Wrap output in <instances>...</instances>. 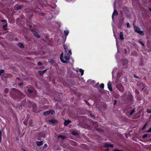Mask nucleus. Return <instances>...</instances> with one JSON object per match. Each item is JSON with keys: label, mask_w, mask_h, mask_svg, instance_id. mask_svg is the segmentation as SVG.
I'll use <instances>...</instances> for the list:
<instances>
[{"label": "nucleus", "mask_w": 151, "mask_h": 151, "mask_svg": "<svg viewBox=\"0 0 151 151\" xmlns=\"http://www.w3.org/2000/svg\"><path fill=\"white\" fill-rule=\"evenodd\" d=\"M10 94L11 97L14 99H20L21 98L24 96L23 93L14 88H12L11 89L10 91Z\"/></svg>", "instance_id": "1"}, {"label": "nucleus", "mask_w": 151, "mask_h": 151, "mask_svg": "<svg viewBox=\"0 0 151 151\" xmlns=\"http://www.w3.org/2000/svg\"><path fill=\"white\" fill-rule=\"evenodd\" d=\"M116 87L117 89L122 92H124V87L121 84H117L116 85Z\"/></svg>", "instance_id": "2"}, {"label": "nucleus", "mask_w": 151, "mask_h": 151, "mask_svg": "<svg viewBox=\"0 0 151 151\" xmlns=\"http://www.w3.org/2000/svg\"><path fill=\"white\" fill-rule=\"evenodd\" d=\"M137 85L139 88H142V91H144V88L146 86L145 84L140 82H138L137 83Z\"/></svg>", "instance_id": "3"}, {"label": "nucleus", "mask_w": 151, "mask_h": 151, "mask_svg": "<svg viewBox=\"0 0 151 151\" xmlns=\"http://www.w3.org/2000/svg\"><path fill=\"white\" fill-rule=\"evenodd\" d=\"M128 98L131 103L132 104L134 102L133 97L131 93H129V94L128 95Z\"/></svg>", "instance_id": "4"}, {"label": "nucleus", "mask_w": 151, "mask_h": 151, "mask_svg": "<svg viewBox=\"0 0 151 151\" xmlns=\"http://www.w3.org/2000/svg\"><path fill=\"white\" fill-rule=\"evenodd\" d=\"M60 60L63 63H68V62L67 61V60H65L63 59V53H62L60 56Z\"/></svg>", "instance_id": "5"}, {"label": "nucleus", "mask_w": 151, "mask_h": 151, "mask_svg": "<svg viewBox=\"0 0 151 151\" xmlns=\"http://www.w3.org/2000/svg\"><path fill=\"white\" fill-rule=\"evenodd\" d=\"M118 15V13L117 11L114 9L112 16V18L113 21L114 20V17L115 16H117Z\"/></svg>", "instance_id": "6"}, {"label": "nucleus", "mask_w": 151, "mask_h": 151, "mask_svg": "<svg viewBox=\"0 0 151 151\" xmlns=\"http://www.w3.org/2000/svg\"><path fill=\"white\" fill-rule=\"evenodd\" d=\"M140 29L138 27L136 26L135 27V31L136 32H137V33L140 34H142V33H143V31H141L140 30Z\"/></svg>", "instance_id": "7"}, {"label": "nucleus", "mask_w": 151, "mask_h": 151, "mask_svg": "<svg viewBox=\"0 0 151 151\" xmlns=\"http://www.w3.org/2000/svg\"><path fill=\"white\" fill-rule=\"evenodd\" d=\"M124 18L123 17H121L118 19L119 21V24L121 26L124 23Z\"/></svg>", "instance_id": "8"}, {"label": "nucleus", "mask_w": 151, "mask_h": 151, "mask_svg": "<svg viewBox=\"0 0 151 151\" xmlns=\"http://www.w3.org/2000/svg\"><path fill=\"white\" fill-rule=\"evenodd\" d=\"M70 56L68 53H67L64 55V58L66 60L68 61V60L70 59Z\"/></svg>", "instance_id": "9"}, {"label": "nucleus", "mask_w": 151, "mask_h": 151, "mask_svg": "<svg viewBox=\"0 0 151 151\" xmlns=\"http://www.w3.org/2000/svg\"><path fill=\"white\" fill-rule=\"evenodd\" d=\"M122 62L123 64V65H124L128 63V60L126 59H122Z\"/></svg>", "instance_id": "10"}, {"label": "nucleus", "mask_w": 151, "mask_h": 151, "mask_svg": "<svg viewBox=\"0 0 151 151\" xmlns=\"http://www.w3.org/2000/svg\"><path fill=\"white\" fill-rule=\"evenodd\" d=\"M32 32L33 35L35 37H37V38L40 37L39 35H38V33L36 31L32 30Z\"/></svg>", "instance_id": "11"}, {"label": "nucleus", "mask_w": 151, "mask_h": 151, "mask_svg": "<svg viewBox=\"0 0 151 151\" xmlns=\"http://www.w3.org/2000/svg\"><path fill=\"white\" fill-rule=\"evenodd\" d=\"M48 121L52 123V124H55L58 123V121L53 119L49 120Z\"/></svg>", "instance_id": "12"}, {"label": "nucleus", "mask_w": 151, "mask_h": 151, "mask_svg": "<svg viewBox=\"0 0 151 151\" xmlns=\"http://www.w3.org/2000/svg\"><path fill=\"white\" fill-rule=\"evenodd\" d=\"M47 70H40L38 71V73L40 75H42L44 73L47 71Z\"/></svg>", "instance_id": "13"}, {"label": "nucleus", "mask_w": 151, "mask_h": 151, "mask_svg": "<svg viewBox=\"0 0 151 151\" xmlns=\"http://www.w3.org/2000/svg\"><path fill=\"white\" fill-rule=\"evenodd\" d=\"M136 97L137 100L138 101L141 100L142 99V95H140V94L137 95Z\"/></svg>", "instance_id": "14"}, {"label": "nucleus", "mask_w": 151, "mask_h": 151, "mask_svg": "<svg viewBox=\"0 0 151 151\" xmlns=\"http://www.w3.org/2000/svg\"><path fill=\"white\" fill-rule=\"evenodd\" d=\"M43 142L42 141H37L36 142V144H37V145L38 146H40L43 144Z\"/></svg>", "instance_id": "15"}, {"label": "nucleus", "mask_w": 151, "mask_h": 151, "mask_svg": "<svg viewBox=\"0 0 151 151\" xmlns=\"http://www.w3.org/2000/svg\"><path fill=\"white\" fill-rule=\"evenodd\" d=\"M108 87L109 90L111 91H112V89L111 88V83L109 82L108 83Z\"/></svg>", "instance_id": "16"}, {"label": "nucleus", "mask_w": 151, "mask_h": 151, "mask_svg": "<svg viewBox=\"0 0 151 151\" xmlns=\"http://www.w3.org/2000/svg\"><path fill=\"white\" fill-rule=\"evenodd\" d=\"M70 122H71V121L69 120H68L67 121L65 120L64 123V125L65 126H66Z\"/></svg>", "instance_id": "17"}, {"label": "nucleus", "mask_w": 151, "mask_h": 151, "mask_svg": "<svg viewBox=\"0 0 151 151\" xmlns=\"http://www.w3.org/2000/svg\"><path fill=\"white\" fill-rule=\"evenodd\" d=\"M119 35L120 38L122 40H124V38L123 37V34L122 32H120Z\"/></svg>", "instance_id": "18"}, {"label": "nucleus", "mask_w": 151, "mask_h": 151, "mask_svg": "<svg viewBox=\"0 0 151 151\" xmlns=\"http://www.w3.org/2000/svg\"><path fill=\"white\" fill-rule=\"evenodd\" d=\"M7 26V23H6L4 25L2 26V27L3 29L4 30H7V28L6 27Z\"/></svg>", "instance_id": "19"}, {"label": "nucleus", "mask_w": 151, "mask_h": 151, "mask_svg": "<svg viewBox=\"0 0 151 151\" xmlns=\"http://www.w3.org/2000/svg\"><path fill=\"white\" fill-rule=\"evenodd\" d=\"M51 112V111H47L44 112L43 115L45 116H46L49 114Z\"/></svg>", "instance_id": "20"}, {"label": "nucleus", "mask_w": 151, "mask_h": 151, "mask_svg": "<svg viewBox=\"0 0 151 151\" xmlns=\"http://www.w3.org/2000/svg\"><path fill=\"white\" fill-rule=\"evenodd\" d=\"M58 138H61L63 139L66 138V137L64 135H60L58 136Z\"/></svg>", "instance_id": "21"}, {"label": "nucleus", "mask_w": 151, "mask_h": 151, "mask_svg": "<svg viewBox=\"0 0 151 151\" xmlns=\"http://www.w3.org/2000/svg\"><path fill=\"white\" fill-rule=\"evenodd\" d=\"M18 46L19 47H21L22 48H23L24 47V45L23 44L21 43H19L18 44Z\"/></svg>", "instance_id": "22"}, {"label": "nucleus", "mask_w": 151, "mask_h": 151, "mask_svg": "<svg viewBox=\"0 0 151 151\" xmlns=\"http://www.w3.org/2000/svg\"><path fill=\"white\" fill-rule=\"evenodd\" d=\"M64 33L65 36H67L69 33V32L65 30L64 31Z\"/></svg>", "instance_id": "23"}, {"label": "nucleus", "mask_w": 151, "mask_h": 151, "mask_svg": "<svg viewBox=\"0 0 151 151\" xmlns=\"http://www.w3.org/2000/svg\"><path fill=\"white\" fill-rule=\"evenodd\" d=\"M148 136H149V137H150V134L148 135L147 134H145L143 135V137L144 138H146V137H147Z\"/></svg>", "instance_id": "24"}, {"label": "nucleus", "mask_w": 151, "mask_h": 151, "mask_svg": "<svg viewBox=\"0 0 151 151\" xmlns=\"http://www.w3.org/2000/svg\"><path fill=\"white\" fill-rule=\"evenodd\" d=\"M132 55L133 56H137V54L135 52H133L132 53Z\"/></svg>", "instance_id": "25"}, {"label": "nucleus", "mask_w": 151, "mask_h": 151, "mask_svg": "<svg viewBox=\"0 0 151 151\" xmlns=\"http://www.w3.org/2000/svg\"><path fill=\"white\" fill-rule=\"evenodd\" d=\"M135 109H133L130 112L129 114V115L130 116L132 115L135 112Z\"/></svg>", "instance_id": "26"}, {"label": "nucleus", "mask_w": 151, "mask_h": 151, "mask_svg": "<svg viewBox=\"0 0 151 151\" xmlns=\"http://www.w3.org/2000/svg\"><path fill=\"white\" fill-rule=\"evenodd\" d=\"M72 133L75 136H77L78 135V134L77 132L74 131L72 132Z\"/></svg>", "instance_id": "27"}, {"label": "nucleus", "mask_w": 151, "mask_h": 151, "mask_svg": "<svg viewBox=\"0 0 151 151\" xmlns=\"http://www.w3.org/2000/svg\"><path fill=\"white\" fill-rule=\"evenodd\" d=\"M79 71L81 73V76H82L83 75V73H84V71L82 69H79Z\"/></svg>", "instance_id": "28"}, {"label": "nucleus", "mask_w": 151, "mask_h": 151, "mask_svg": "<svg viewBox=\"0 0 151 151\" xmlns=\"http://www.w3.org/2000/svg\"><path fill=\"white\" fill-rule=\"evenodd\" d=\"M22 8V6L21 5H19L17 7V10L20 9Z\"/></svg>", "instance_id": "29"}, {"label": "nucleus", "mask_w": 151, "mask_h": 151, "mask_svg": "<svg viewBox=\"0 0 151 151\" xmlns=\"http://www.w3.org/2000/svg\"><path fill=\"white\" fill-rule=\"evenodd\" d=\"M29 123L30 126H33V124H32V120H29Z\"/></svg>", "instance_id": "30"}, {"label": "nucleus", "mask_w": 151, "mask_h": 151, "mask_svg": "<svg viewBox=\"0 0 151 151\" xmlns=\"http://www.w3.org/2000/svg\"><path fill=\"white\" fill-rule=\"evenodd\" d=\"M27 91L29 93H32L33 91L30 89H28L27 90Z\"/></svg>", "instance_id": "31"}, {"label": "nucleus", "mask_w": 151, "mask_h": 151, "mask_svg": "<svg viewBox=\"0 0 151 151\" xmlns=\"http://www.w3.org/2000/svg\"><path fill=\"white\" fill-rule=\"evenodd\" d=\"M8 91H9V89H8V88H5L4 89V92H5L6 93H7L8 92Z\"/></svg>", "instance_id": "32"}, {"label": "nucleus", "mask_w": 151, "mask_h": 151, "mask_svg": "<svg viewBox=\"0 0 151 151\" xmlns=\"http://www.w3.org/2000/svg\"><path fill=\"white\" fill-rule=\"evenodd\" d=\"M147 123H145L144 125V126L143 127H142V130H143L145 128V127H146V126H147Z\"/></svg>", "instance_id": "33"}, {"label": "nucleus", "mask_w": 151, "mask_h": 151, "mask_svg": "<svg viewBox=\"0 0 151 151\" xmlns=\"http://www.w3.org/2000/svg\"><path fill=\"white\" fill-rule=\"evenodd\" d=\"M47 144H45L44 146L42 147L43 149H44L45 148H47Z\"/></svg>", "instance_id": "34"}, {"label": "nucleus", "mask_w": 151, "mask_h": 151, "mask_svg": "<svg viewBox=\"0 0 151 151\" xmlns=\"http://www.w3.org/2000/svg\"><path fill=\"white\" fill-rule=\"evenodd\" d=\"M2 132L1 131H0V143H1V140Z\"/></svg>", "instance_id": "35"}, {"label": "nucleus", "mask_w": 151, "mask_h": 151, "mask_svg": "<svg viewBox=\"0 0 151 151\" xmlns=\"http://www.w3.org/2000/svg\"><path fill=\"white\" fill-rule=\"evenodd\" d=\"M1 22H4L5 24H6V23H7L6 20L1 19Z\"/></svg>", "instance_id": "36"}, {"label": "nucleus", "mask_w": 151, "mask_h": 151, "mask_svg": "<svg viewBox=\"0 0 151 151\" xmlns=\"http://www.w3.org/2000/svg\"><path fill=\"white\" fill-rule=\"evenodd\" d=\"M109 144L107 143H105L104 145V147H109Z\"/></svg>", "instance_id": "37"}, {"label": "nucleus", "mask_w": 151, "mask_h": 151, "mask_svg": "<svg viewBox=\"0 0 151 151\" xmlns=\"http://www.w3.org/2000/svg\"><path fill=\"white\" fill-rule=\"evenodd\" d=\"M147 112L148 113H149V114L151 113V109H147Z\"/></svg>", "instance_id": "38"}, {"label": "nucleus", "mask_w": 151, "mask_h": 151, "mask_svg": "<svg viewBox=\"0 0 151 151\" xmlns=\"http://www.w3.org/2000/svg\"><path fill=\"white\" fill-rule=\"evenodd\" d=\"M135 93L136 94H137V95H139V91L137 89H136L135 90Z\"/></svg>", "instance_id": "39"}, {"label": "nucleus", "mask_w": 151, "mask_h": 151, "mask_svg": "<svg viewBox=\"0 0 151 151\" xmlns=\"http://www.w3.org/2000/svg\"><path fill=\"white\" fill-rule=\"evenodd\" d=\"M100 87L101 88H103L104 87V84L103 83L101 84L100 86Z\"/></svg>", "instance_id": "40"}, {"label": "nucleus", "mask_w": 151, "mask_h": 151, "mask_svg": "<svg viewBox=\"0 0 151 151\" xmlns=\"http://www.w3.org/2000/svg\"><path fill=\"white\" fill-rule=\"evenodd\" d=\"M42 65V63L40 62H39L38 63V65L39 66L41 65Z\"/></svg>", "instance_id": "41"}, {"label": "nucleus", "mask_w": 151, "mask_h": 151, "mask_svg": "<svg viewBox=\"0 0 151 151\" xmlns=\"http://www.w3.org/2000/svg\"><path fill=\"white\" fill-rule=\"evenodd\" d=\"M127 27L128 28H129L130 27V26L129 25V23H127Z\"/></svg>", "instance_id": "42"}, {"label": "nucleus", "mask_w": 151, "mask_h": 151, "mask_svg": "<svg viewBox=\"0 0 151 151\" xmlns=\"http://www.w3.org/2000/svg\"><path fill=\"white\" fill-rule=\"evenodd\" d=\"M55 61H54V60H50V63H52V64H53L54 63Z\"/></svg>", "instance_id": "43"}, {"label": "nucleus", "mask_w": 151, "mask_h": 151, "mask_svg": "<svg viewBox=\"0 0 151 151\" xmlns=\"http://www.w3.org/2000/svg\"><path fill=\"white\" fill-rule=\"evenodd\" d=\"M134 76L136 78H139V77L138 76H137L135 74L134 75Z\"/></svg>", "instance_id": "44"}, {"label": "nucleus", "mask_w": 151, "mask_h": 151, "mask_svg": "<svg viewBox=\"0 0 151 151\" xmlns=\"http://www.w3.org/2000/svg\"><path fill=\"white\" fill-rule=\"evenodd\" d=\"M50 111H51V112H52V113H51L52 114H53L55 113V111L53 110H51Z\"/></svg>", "instance_id": "45"}, {"label": "nucleus", "mask_w": 151, "mask_h": 151, "mask_svg": "<svg viewBox=\"0 0 151 151\" xmlns=\"http://www.w3.org/2000/svg\"><path fill=\"white\" fill-rule=\"evenodd\" d=\"M109 147L113 148L114 147V145L113 144H109Z\"/></svg>", "instance_id": "46"}, {"label": "nucleus", "mask_w": 151, "mask_h": 151, "mask_svg": "<svg viewBox=\"0 0 151 151\" xmlns=\"http://www.w3.org/2000/svg\"><path fill=\"white\" fill-rule=\"evenodd\" d=\"M40 15L42 16H44L45 15V14L44 13L42 12L40 14Z\"/></svg>", "instance_id": "47"}, {"label": "nucleus", "mask_w": 151, "mask_h": 151, "mask_svg": "<svg viewBox=\"0 0 151 151\" xmlns=\"http://www.w3.org/2000/svg\"><path fill=\"white\" fill-rule=\"evenodd\" d=\"M23 123L24 124V125L27 126V122H23Z\"/></svg>", "instance_id": "48"}, {"label": "nucleus", "mask_w": 151, "mask_h": 151, "mask_svg": "<svg viewBox=\"0 0 151 151\" xmlns=\"http://www.w3.org/2000/svg\"><path fill=\"white\" fill-rule=\"evenodd\" d=\"M139 42L140 43H141V44H142L143 46H144V43H142V42H141V41H139Z\"/></svg>", "instance_id": "49"}, {"label": "nucleus", "mask_w": 151, "mask_h": 151, "mask_svg": "<svg viewBox=\"0 0 151 151\" xmlns=\"http://www.w3.org/2000/svg\"><path fill=\"white\" fill-rule=\"evenodd\" d=\"M124 52L125 54H126L127 53V51L126 49H124Z\"/></svg>", "instance_id": "50"}, {"label": "nucleus", "mask_w": 151, "mask_h": 151, "mask_svg": "<svg viewBox=\"0 0 151 151\" xmlns=\"http://www.w3.org/2000/svg\"><path fill=\"white\" fill-rule=\"evenodd\" d=\"M113 151H123L122 150H120L117 149H114Z\"/></svg>", "instance_id": "51"}, {"label": "nucleus", "mask_w": 151, "mask_h": 151, "mask_svg": "<svg viewBox=\"0 0 151 151\" xmlns=\"http://www.w3.org/2000/svg\"><path fill=\"white\" fill-rule=\"evenodd\" d=\"M148 132H151V127L150 129L147 131Z\"/></svg>", "instance_id": "52"}, {"label": "nucleus", "mask_w": 151, "mask_h": 151, "mask_svg": "<svg viewBox=\"0 0 151 151\" xmlns=\"http://www.w3.org/2000/svg\"><path fill=\"white\" fill-rule=\"evenodd\" d=\"M68 52L70 54V55L72 54L71 51L70 50H69Z\"/></svg>", "instance_id": "53"}, {"label": "nucleus", "mask_w": 151, "mask_h": 151, "mask_svg": "<svg viewBox=\"0 0 151 151\" xmlns=\"http://www.w3.org/2000/svg\"><path fill=\"white\" fill-rule=\"evenodd\" d=\"M64 49L66 50V49L67 48V47L66 46H64Z\"/></svg>", "instance_id": "54"}, {"label": "nucleus", "mask_w": 151, "mask_h": 151, "mask_svg": "<svg viewBox=\"0 0 151 151\" xmlns=\"http://www.w3.org/2000/svg\"><path fill=\"white\" fill-rule=\"evenodd\" d=\"M23 84V83H20L19 84V86H21Z\"/></svg>", "instance_id": "55"}, {"label": "nucleus", "mask_w": 151, "mask_h": 151, "mask_svg": "<svg viewBox=\"0 0 151 151\" xmlns=\"http://www.w3.org/2000/svg\"><path fill=\"white\" fill-rule=\"evenodd\" d=\"M90 115H91V116L92 117H94V115H92L91 114H90Z\"/></svg>", "instance_id": "56"}, {"label": "nucleus", "mask_w": 151, "mask_h": 151, "mask_svg": "<svg viewBox=\"0 0 151 151\" xmlns=\"http://www.w3.org/2000/svg\"><path fill=\"white\" fill-rule=\"evenodd\" d=\"M127 93H125L123 95H125V96H126L127 95Z\"/></svg>", "instance_id": "57"}, {"label": "nucleus", "mask_w": 151, "mask_h": 151, "mask_svg": "<svg viewBox=\"0 0 151 151\" xmlns=\"http://www.w3.org/2000/svg\"><path fill=\"white\" fill-rule=\"evenodd\" d=\"M116 102H117V100H115V101H114V104H115L116 103Z\"/></svg>", "instance_id": "58"}, {"label": "nucleus", "mask_w": 151, "mask_h": 151, "mask_svg": "<svg viewBox=\"0 0 151 151\" xmlns=\"http://www.w3.org/2000/svg\"><path fill=\"white\" fill-rule=\"evenodd\" d=\"M149 10L151 12V8H149Z\"/></svg>", "instance_id": "59"}, {"label": "nucleus", "mask_w": 151, "mask_h": 151, "mask_svg": "<svg viewBox=\"0 0 151 151\" xmlns=\"http://www.w3.org/2000/svg\"><path fill=\"white\" fill-rule=\"evenodd\" d=\"M17 80H20V78H19V77H17Z\"/></svg>", "instance_id": "60"}, {"label": "nucleus", "mask_w": 151, "mask_h": 151, "mask_svg": "<svg viewBox=\"0 0 151 151\" xmlns=\"http://www.w3.org/2000/svg\"><path fill=\"white\" fill-rule=\"evenodd\" d=\"M23 151H26L24 149H22Z\"/></svg>", "instance_id": "61"}, {"label": "nucleus", "mask_w": 151, "mask_h": 151, "mask_svg": "<svg viewBox=\"0 0 151 151\" xmlns=\"http://www.w3.org/2000/svg\"><path fill=\"white\" fill-rule=\"evenodd\" d=\"M106 151H109V150H108V149H106Z\"/></svg>", "instance_id": "62"}, {"label": "nucleus", "mask_w": 151, "mask_h": 151, "mask_svg": "<svg viewBox=\"0 0 151 151\" xmlns=\"http://www.w3.org/2000/svg\"><path fill=\"white\" fill-rule=\"evenodd\" d=\"M29 27H32V26H31V25H29Z\"/></svg>", "instance_id": "63"}, {"label": "nucleus", "mask_w": 151, "mask_h": 151, "mask_svg": "<svg viewBox=\"0 0 151 151\" xmlns=\"http://www.w3.org/2000/svg\"><path fill=\"white\" fill-rule=\"evenodd\" d=\"M4 96H6V94H5V95H4Z\"/></svg>", "instance_id": "64"}]
</instances>
